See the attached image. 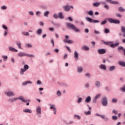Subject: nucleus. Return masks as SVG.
<instances>
[{
  "instance_id": "1",
  "label": "nucleus",
  "mask_w": 125,
  "mask_h": 125,
  "mask_svg": "<svg viewBox=\"0 0 125 125\" xmlns=\"http://www.w3.org/2000/svg\"><path fill=\"white\" fill-rule=\"evenodd\" d=\"M104 42L105 45H109L112 48H115V47H116V46L120 44L119 42L114 44L113 42H106L104 41Z\"/></svg>"
},
{
  "instance_id": "2",
  "label": "nucleus",
  "mask_w": 125,
  "mask_h": 125,
  "mask_svg": "<svg viewBox=\"0 0 125 125\" xmlns=\"http://www.w3.org/2000/svg\"><path fill=\"white\" fill-rule=\"evenodd\" d=\"M67 27L68 28H71L72 30H74L75 32H80V30L78 29L74 24H72L70 23H68L67 24Z\"/></svg>"
},
{
  "instance_id": "3",
  "label": "nucleus",
  "mask_w": 125,
  "mask_h": 125,
  "mask_svg": "<svg viewBox=\"0 0 125 125\" xmlns=\"http://www.w3.org/2000/svg\"><path fill=\"white\" fill-rule=\"evenodd\" d=\"M108 21L109 23H113L114 24H120V21L119 20H115L113 19H108Z\"/></svg>"
},
{
  "instance_id": "4",
  "label": "nucleus",
  "mask_w": 125,
  "mask_h": 125,
  "mask_svg": "<svg viewBox=\"0 0 125 125\" xmlns=\"http://www.w3.org/2000/svg\"><path fill=\"white\" fill-rule=\"evenodd\" d=\"M102 104L103 106H107V105L108 104L107 97H104L102 99Z\"/></svg>"
},
{
  "instance_id": "5",
  "label": "nucleus",
  "mask_w": 125,
  "mask_h": 125,
  "mask_svg": "<svg viewBox=\"0 0 125 125\" xmlns=\"http://www.w3.org/2000/svg\"><path fill=\"white\" fill-rule=\"evenodd\" d=\"M86 20H87V21L88 22H90V23H99V21H97L96 20H93L92 19L89 17H86Z\"/></svg>"
},
{
  "instance_id": "6",
  "label": "nucleus",
  "mask_w": 125,
  "mask_h": 125,
  "mask_svg": "<svg viewBox=\"0 0 125 125\" xmlns=\"http://www.w3.org/2000/svg\"><path fill=\"white\" fill-rule=\"evenodd\" d=\"M98 53L99 54H104V53H106V50L105 49H99Z\"/></svg>"
},
{
  "instance_id": "7",
  "label": "nucleus",
  "mask_w": 125,
  "mask_h": 125,
  "mask_svg": "<svg viewBox=\"0 0 125 125\" xmlns=\"http://www.w3.org/2000/svg\"><path fill=\"white\" fill-rule=\"evenodd\" d=\"M17 99L18 100L19 99L20 100H21V101H22V102H24L25 103H26L27 102H30V100H24V99L22 96H21L19 98H17Z\"/></svg>"
},
{
  "instance_id": "8",
  "label": "nucleus",
  "mask_w": 125,
  "mask_h": 125,
  "mask_svg": "<svg viewBox=\"0 0 125 125\" xmlns=\"http://www.w3.org/2000/svg\"><path fill=\"white\" fill-rule=\"evenodd\" d=\"M105 1L111 3L112 4H119V2L117 1H112V0H105Z\"/></svg>"
},
{
  "instance_id": "9",
  "label": "nucleus",
  "mask_w": 125,
  "mask_h": 125,
  "mask_svg": "<svg viewBox=\"0 0 125 125\" xmlns=\"http://www.w3.org/2000/svg\"><path fill=\"white\" fill-rule=\"evenodd\" d=\"M63 8L64 9L65 11H70L71 10V8L70 7V5H69V4L64 6Z\"/></svg>"
},
{
  "instance_id": "10",
  "label": "nucleus",
  "mask_w": 125,
  "mask_h": 125,
  "mask_svg": "<svg viewBox=\"0 0 125 125\" xmlns=\"http://www.w3.org/2000/svg\"><path fill=\"white\" fill-rule=\"evenodd\" d=\"M5 94L7 95V96H14V93L11 91L6 92Z\"/></svg>"
},
{
  "instance_id": "11",
  "label": "nucleus",
  "mask_w": 125,
  "mask_h": 125,
  "mask_svg": "<svg viewBox=\"0 0 125 125\" xmlns=\"http://www.w3.org/2000/svg\"><path fill=\"white\" fill-rule=\"evenodd\" d=\"M121 32L123 33V38H125V27L124 26H121Z\"/></svg>"
},
{
  "instance_id": "12",
  "label": "nucleus",
  "mask_w": 125,
  "mask_h": 125,
  "mask_svg": "<svg viewBox=\"0 0 125 125\" xmlns=\"http://www.w3.org/2000/svg\"><path fill=\"white\" fill-rule=\"evenodd\" d=\"M50 109L53 110L54 111V114L55 115H56V107H55V105H52L50 107Z\"/></svg>"
},
{
  "instance_id": "13",
  "label": "nucleus",
  "mask_w": 125,
  "mask_h": 125,
  "mask_svg": "<svg viewBox=\"0 0 125 125\" xmlns=\"http://www.w3.org/2000/svg\"><path fill=\"white\" fill-rule=\"evenodd\" d=\"M63 42H64V43H68L69 44H71V43H73V42L72 40H63Z\"/></svg>"
},
{
  "instance_id": "14",
  "label": "nucleus",
  "mask_w": 125,
  "mask_h": 125,
  "mask_svg": "<svg viewBox=\"0 0 125 125\" xmlns=\"http://www.w3.org/2000/svg\"><path fill=\"white\" fill-rule=\"evenodd\" d=\"M74 58L76 61L79 59V53H78L76 51L74 52Z\"/></svg>"
},
{
  "instance_id": "15",
  "label": "nucleus",
  "mask_w": 125,
  "mask_h": 125,
  "mask_svg": "<svg viewBox=\"0 0 125 125\" xmlns=\"http://www.w3.org/2000/svg\"><path fill=\"white\" fill-rule=\"evenodd\" d=\"M18 56H19V57H23V56H26L27 54L23 53V52H21L19 53L18 54Z\"/></svg>"
},
{
  "instance_id": "16",
  "label": "nucleus",
  "mask_w": 125,
  "mask_h": 125,
  "mask_svg": "<svg viewBox=\"0 0 125 125\" xmlns=\"http://www.w3.org/2000/svg\"><path fill=\"white\" fill-rule=\"evenodd\" d=\"M36 111L37 114H39V115H41V114H42V108H41V106H39L38 107H37Z\"/></svg>"
},
{
  "instance_id": "17",
  "label": "nucleus",
  "mask_w": 125,
  "mask_h": 125,
  "mask_svg": "<svg viewBox=\"0 0 125 125\" xmlns=\"http://www.w3.org/2000/svg\"><path fill=\"white\" fill-rule=\"evenodd\" d=\"M99 68H100V69H101L102 70H106V65H105L104 64H101L99 66Z\"/></svg>"
},
{
  "instance_id": "18",
  "label": "nucleus",
  "mask_w": 125,
  "mask_h": 125,
  "mask_svg": "<svg viewBox=\"0 0 125 125\" xmlns=\"http://www.w3.org/2000/svg\"><path fill=\"white\" fill-rule=\"evenodd\" d=\"M91 101V98L90 97V96H88L85 99V102H86V103H89V102H90Z\"/></svg>"
},
{
  "instance_id": "19",
  "label": "nucleus",
  "mask_w": 125,
  "mask_h": 125,
  "mask_svg": "<svg viewBox=\"0 0 125 125\" xmlns=\"http://www.w3.org/2000/svg\"><path fill=\"white\" fill-rule=\"evenodd\" d=\"M9 50H11V51H13V52H17L18 51V50L16 49L15 48L12 47H10L9 48Z\"/></svg>"
},
{
  "instance_id": "20",
  "label": "nucleus",
  "mask_w": 125,
  "mask_h": 125,
  "mask_svg": "<svg viewBox=\"0 0 125 125\" xmlns=\"http://www.w3.org/2000/svg\"><path fill=\"white\" fill-rule=\"evenodd\" d=\"M24 113H29L30 114L32 113V110L29 109H25L23 110Z\"/></svg>"
},
{
  "instance_id": "21",
  "label": "nucleus",
  "mask_w": 125,
  "mask_h": 125,
  "mask_svg": "<svg viewBox=\"0 0 125 125\" xmlns=\"http://www.w3.org/2000/svg\"><path fill=\"white\" fill-rule=\"evenodd\" d=\"M83 68L82 66L79 67L77 68V72L78 73H82L83 72Z\"/></svg>"
},
{
  "instance_id": "22",
  "label": "nucleus",
  "mask_w": 125,
  "mask_h": 125,
  "mask_svg": "<svg viewBox=\"0 0 125 125\" xmlns=\"http://www.w3.org/2000/svg\"><path fill=\"white\" fill-rule=\"evenodd\" d=\"M16 100H18V99H17V98H14L8 100V101H9V102H11L12 103H13V102H14V101H16Z\"/></svg>"
},
{
  "instance_id": "23",
  "label": "nucleus",
  "mask_w": 125,
  "mask_h": 125,
  "mask_svg": "<svg viewBox=\"0 0 125 125\" xmlns=\"http://www.w3.org/2000/svg\"><path fill=\"white\" fill-rule=\"evenodd\" d=\"M119 64L120 66H122V67H125V62H119Z\"/></svg>"
},
{
  "instance_id": "24",
  "label": "nucleus",
  "mask_w": 125,
  "mask_h": 125,
  "mask_svg": "<svg viewBox=\"0 0 125 125\" xmlns=\"http://www.w3.org/2000/svg\"><path fill=\"white\" fill-rule=\"evenodd\" d=\"M82 49L83 50H86V51H87V50H89V47L86 46V45H84L82 47Z\"/></svg>"
},
{
  "instance_id": "25",
  "label": "nucleus",
  "mask_w": 125,
  "mask_h": 125,
  "mask_svg": "<svg viewBox=\"0 0 125 125\" xmlns=\"http://www.w3.org/2000/svg\"><path fill=\"white\" fill-rule=\"evenodd\" d=\"M59 17L60 19H64V16H63V14L62 12H60L59 13Z\"/></svg>"
},
{
  "instance_id": "26",
  "label": "nucleus",
  "mask_w": 125,
  "mask_h": 125,
  "mask_svg": "<svg viewBox=\"0 0 125 125\" xmlns=\"http://www.w3.org/2000/svg\"><path fill=\"white\" fill-rule=\"evenodd\" d=\"M115 69H116V66L113 65L109 67V71H110V72H111L112 71H114Z\"/></svg>"
},
{
  "instance_id": "27",
  "label": "nucleus",
  "mask_w": 125,
  "mask_h": 125,
  "mask_svg": "<svg viewBox=\"0 0 125 125\" xmlns=\"http://www.w3.org/2000/svg\"><path fill=\"white\" fill-rule=\"evenodd\" d=\"M93 6L97 7L100 5V2H95L93 3Z\"/></svg>"
},
{
  "instance_id": "28",
  "label": "nucleus",
  "mask_w": 125,
  "mask_h": 125,
  "mask_svg": "<svg viewBox=\"0 0 125 125\" xmlns=\"http://www.w3.org/2000/svg\"><path fill=\"white\" fill-rule=\"evenodd\" d=\"M28 83H32V82L31 81H26L25 82H23L22 83V85H27V84H28Z\"/></svg>"
},
{
  "instance_id": "29",
  "label": "nucleus",
  "mask_w": 125,
  "mask_h": 125,
  "mask_svg": "<svg viewBox=\"0 0 125 125\" xmlns=\"http://www.w3.org/2000/svg\"><path fill=\"white\" fill-rule=\"evenodd\" d=\"M38 35H41L42 33V29H39L37 31Z\"/></svg>"
},
{
  "instance_id": "30",
  "label": "nucleus",
  "mask_w": 125,
  "mask_h": 125,
  "mask_svg": "<svg viewBox=\"0 0 125 125\" xmlns=\"http://www.w3.org/2000/svg\"><path fill=\"white\" fill-rule=\"evenodd\" d=\"M118 10L120 12H125V9L123 8V7H120L118 8Z\"/></svg>"
},
{
  "instance_id": "31",
  "label": "nucleus",
  "mask_w": 125,
  "mask_h": 125,
  "mask_svg": "<svg viewBox=\"0 0 125 125\" xmlns=\"http://www.w3.org/2000/svg\"><path fill=\"white\" fill-rule=\"evenodd\" d=\"M96 115L97 116V117H100L101 118H102V119H105V115H101L98 113H97L96 114Z\"/></svg>"
},
{
  "instance_id": "32",
  "label": "nucleus",
  "mask_w": 125,
  "mask_h": 125,
  "mask_svg": "<svg viewBox=\"0 0 125 125\" xmlns=\"http://www.w3.org/2000/svg\"><path fill=\"white\" fill-rule=\"evenodd\" d=\"M24 72H26V70L24 68H21L20 71L21 75H24Z\"/></svg>"
},
{
  "instance_id": "33",
  "label": "nucleus",
  "mask_w": 125,
  "mask_h": 125,
  "mask_svg": "<svg viewBox=\"0 0 125 125\" xmlns=\"http://www.w3.org/2000/svg\"><path fill=\"white\" fill-rule=\"evenodd\" d=\"M95 85L97 87H99L100 86V82L99 81H97L95 82Z\"/></svg>"
},
{
  "instance_id": "34",
  "label": "nucleus",
  "mask_w": 125,
  "mask_h": 125,
  "mask_svg": "<svg viewBox=\"0 0 125 125\" xmlns=\"http://www.w3.org/2000/svg\"><path fill=\"white\" fill-rule=\"evenodd\" d=\"M87 13V14H88V15H90V16H92V15H93V11H92V10L89 11Z\"/></svg>"
},
{
  "instance_id": "35",
  "label": "nucleus",
  "mask_w": 125,
  "mask_h": 125,
  "mask_svg": "<svg viewBox=\"0 0 125 125\" xmlns=\"http://www.w3.org/2000/svg\"><path fill=\"white\" fill-rule=\"evenodd\" d=\"M23 69L26 71L29 69V65H28V64H25L23 66Z\"/></svg>"
},
{
  "instance_id": "36",
  "label": "nucleus",
  "mask_w": 125,
  "mask_h": 125,
  "mask_svg": "<svg viewBox=\"0 0 125 125\" xmlns=\"http://www.w3.org/2000/svg\"><path fill=\"white\" fill-rule=\"evenodd\" d=\"M112 103H117L118 102V99L113 98L111 101Z\"/></svg>"
},
{
  "instance_id": "37",
  "label": "nucleus",
  "mask_w": 125,
  "mask_h": 125,
  "mask_svg": "<svg viewBox=\"0 0 125 125\" xmlns=\"http://www.w3.org/2000/svg\"><path fill=\"white\" fill-rule=\"evenodd\" d=\"M112 119L113 121H117V120H118V117H117V116H112Z\"/></svg>"
},
{
  "instance_id": "38",
  "label": "nucleus",
  "mask_w": 125,
  "mask_h": 125,
  "mask_svg": "<svg viewBox=\"0 0 125 125\" xmlns=\"http://www.w3.org/2000/svg\"><path fill=\"white\" fill-rule=\"evenodd\" d=\"M104 33L105 34H108V33H110V30L108 28H105L104 29Z\"/></svg>"
},
{
  "instance_id": "39",
  "label": "nucleus",
  "mask_w": 125,
  "mask_h": 125,
  "mask_svg": "<svg viewBox=\"0 0 125 125\" xmlns=\"http://www.w3.org/2000/svg\"><path fill=\"white\" fill-rule=\"evenodd\" d=\"M107 23V20H104L102 22H101V25H105Z\"/></svg>"
},
{
  "instance_id": "40",
  "label": "nucleus",
  "mask_w": 125,
  "mask_h": 125,
  "mask_svg": "<svg viewBox=\"0 0 125 125\" xmlns=\"http://www.w3.org/2000/svg\"><path fill=\"white\" fill-rule=\"evenodd\" d=\"M112 113H113V114H114V115H118V111H117L115 109H113L112 110Z\"/></svg>"
},
{
  "instance_id": "41",
  "label": "nucleus",
  "mask_w": 125,
  "mask_h": 125,
  "mask_svg": "<svg viewBox=\"0 0 125 125\" xmlns=\"http://www.w3.org/2000/svg\"><path fill=\"white\" fill-rule=\"evenodd\" d=\"M2 58L4 59V61H7V56H2Z\"/></svg>"
},
{
  "instance_id": "42",
  "label": "nucleus",
  "mask_w": 125,
  "mask_h": 125,
  "mask_svg": "<svg viewBox=\"0 0 125 125\" xmlns=\"http://www.w3.org/2000/svg\"><path fill=\"white\" fill-rule=\"evenodd\" d=\"M26 56H28V57H31V58L35 57V55H34L27 54H26Z\"/></svg>"
},
{
  "instance_id": "43",
  "label": "nucleus",
  "mask_w": 125,
  "mask_h": 125,
  "mask_svg": "<svg viewBox=\"0 0 125 125\" xmlns=\"http://www.w3.org/2000/svg\"><path fill=\"white\" fill-rule=\"evenodd\" d=\"M49 14V11H46L44 13V16H48Z\"/></svg>"
},
{
  "instance_id": "44",
  "label": "nucleus",
  "mask_w": 125,
  "mask_h": 125,
  "mask_svg": "<svg viewBox=\"0 0 125 125\" xmlns=\"http://www.w3.org/2000/svg\"><path fill=\"white\" fill-rule=\"evenodd\" d=\"M53 17H54V18H55V19H57V18H58L59 16H58V15H57V14H54L53 15Z\"/></svg>"
},
{
  "instance_id": "45",
  "label": "nucleus",
  "mask_w": 125,
  "mask_h": 125,
  "mask_svg": "<svg viewBox=\"0 0 125 125\" xmlns=\"http://www.w3.org/2000/svg\"><path fill=\"white\" fill-rule=\"evenodd\" d=\"M118 50H124V47L120 46L118 47Z\"/></svg>"
},
{
  "instance_id": "46",
  "label": "nucleus",
  "mask_w": 125,
  "mask_h": 125,
  "mask_svg": "<svg viewBox=\"0 0 125 125\" xmlns=\"http://www.w3.org/2000/svg\"><path fill=\"white\" fill-rule=\"evenodd\" d=\"M82 100H83V99L82 98H79V99L77 101V103H81V102H82Z\"/></svg>"
},
{
  "instance_id": "47",
  "label": "nucleus",
  "mask_w": 125,
  "mask_h": 125,
  "mask_svg": "<svg viewBox=\"0 0 125 125\" xmlns=\"http://www.w3.org/2000/svg\"><path fill=\"white\" fill-rule=\"evenodd\" d=\"M91 114V112L90 111V110H89L87 112H85V114H86V115H90Z\"/></svg>"
},
{
  "instance_id": "48",
  "label": "nucleus",
  "mask_w": 125,
  "mask_h": 125,
  "mask_svg": "<svg viewBox=\"0 0 125 125\" xmlns=\"http://www.w3.org/2000/svg\"><path fill=\"white\" fill-rule=\"evenodd\" d=\"M100 96H101V94H98L95 97V98H96V99H98V98H99V97H100Z\"/></svg>"
},
{
  "instance_id": "49",
  "label": "nucleus",
  "mask_w": 125,
  "mask_h": 125,
  "mask_svg": "<svg viewBox=\"0 0 125 125\" xmlns=\"http://www.w3.org/2000/svg\"><path fill=\"white\" fill-rule=\"evenodd\" d=\"M65 47L67 49V50H68V51H69V52H71L72 51L71 50V49H70V47H69L67 46H65Z\"/></svg>"
},
{
  "instance_id": "50",
  "label": "nucleus",
  "mask_w": 125,
  "mask_h": 125,
  "mask_svg": "<svg viewBox=\"0 0 125 125\" xmlns=\"http://www.w3.org/2000/svg\"><path fill=\"white\" fill-rule=\"evenodd\" d=\"M121 90L123 92H125V85L124 86V87L121 88Z\"/></svg>"
},
{
  "instance_id": "51",
  "label": "nucleus",
  "mask_w": 125,
  "mask_h": 125,
  "mask_svg": "<svg viewBox=\"0 0 125 125\" xmlns=\"http://www.w3.org/2000/svg\"><path fill=\"white\" fill-rule=\"evenodd\" d=\"M57 94L58 96H61V92H60L59 90H58L57 92Z\"/></svg>"
},
{
  "instance_id": "52",
  "label": "nucleus",
  "mask_w": 125,
  "mask_h": 125,
  "mask_svg": "<svg viewBox=\"0 0 125 125\" xmlns=\"http://www.w3.org/2000/svg\"><path fill=\"white\" fill-rule=\"evenodd\" d=\"M7 8V7H6L5 5H3L1 7V9H6Z\"/></svg>"
},
{
  "instance_id": "53",
  "label": "nucleus",
  "mask_w": 125,
  "mask_h": 125,
  "mask_svg": "<svg viewBox=\"0 0 125 125\" xmlns=\"http://www.w3.org/2000/svg\"><path fill=\"white\" fill-rule=\"evenodd\" d=\"M17 45L19 46V48L20 49H22V47H21V43H17Z\"/></svg>"
},
{
  "instance_id": "54",
  "label": "nucleus",
  "mask_w": 125,
  "mask_h": 125,
  "mask_svg": "<svg viewBox=\"0 0 125 125\" xmlns=\"http://www.w3.org/2000/svg\"><path fill=\"white\" fill-rule=\"evenodd\" d=\"M24 36H29V32H22Z\"/></svg>"
},
{
  "instance_id": "55",
  "label": "nucleus",
  "mask_w": 125,
  "mask_h": 125,
  "mask_svg": "<svg viewBox=\"0 0 125 125\" xmlns=\"http://www.w3.org/2000/svg\"><path fill=\"white\" fill-rule=\"evenodd\" d=\"M85 77H87L88 78H90V74L89 73H87L85 74Z\"/></svg>"
},
{
  "instance_id": "56",
  "label": "nucleus",
  "mask_w": 125,
  "mask_h": 125,
  "mask_svg": "<svg viewBox=\"0 0 125 125\" xmlns=\"http://www.w3.org/2000/svg\"><path fill=\"white\" fill-rule=\"evenodd\" d=\"M51 42L52 44L53 47H54V40L53 39H51Z\"/></svg>"
},
{
  "instance_id": "57",
  "label": "nucleus",
  "mask_w": 125,
  "mask_h": 125,
  "mask_svg": "<svg viewBox=\"0 0 125 125\" xmlns=\"http://www.w3.org/2000/svg\"><path fill=\"white\" fill-rule=\"evenodd\" d=\"M104 7L107 10L109 9V6L108 5H104Z\"/></svg>"
},
{
  "instance_id": "58",
  "label": "nucleus",
  "mask_w": 125,
  "mask_h": 125,
  "mask_svg": "<svg viewBox=\"0 0 125 125\" xmlns=\"http://www.w3.org/2000/svg\"><path fill=\"white\" fill-rule=\"evenodd\" d=\"M96 99L95 98L92 100V103H96Z\"/></svg>"
},
{
  "instance_id": "59",
  "label": "nucleus",
  "mask_w": 125,
  "mask_h": 125,
  "mask_svg": "<svg viewBox=\"0 0 125 125\" xmlns=\"http://www.w3.org/2000/svg\"><path fill=\"white\" fill-rule=\"evenodd\" d=\"M37 84H42V81L38 80L37 82Z\"/></svg>"
},
{
  "instance_id": "60",
  "label": "nucleus",
  "mask_w": 125,
  "mask_h": 125,
  "mask_svg": "<svg viewBox=\"0 0 125 125\" xmlns=\"http://www.w3.org/2000/svg\"><path fill=\"white\" fill-rule=\"evenodd\" d=\"M75 117H76L77 118L78 120H81V116H80L79 115H75Z\"/></svg>"
},
{
  "instance_id": "61",
  "label": "nucleus",
  "mask_w": 125,
  "mask_h": 125,
  "mask_svg": "<svg viewBox=\"0 0 125 125\" xmlns=\"http://www.w3.org/2000/svg\"><path fill=\"white\" fill-rule=\"evenodd\" d=\"M68 19L69 21H70V22H72V21H73V19H72V18L71 17H69L68 18Z\"/></svg>"
},
{
  "instance_id": "62",
  "label": "nucleus",
  "mask_w": 125,
  "mask_h": 125,
  "mask_svg": "<svg viewBox=\"0 0 125 125\" xmlns=\"http://www.w3.org/2000/svg\"><path fill=\"white\" fill-rule=\"evenodd\" d=\"M2 27H3V29H4L5 30H7V26H5V25H2Z\"/></svg>"
},
{
  "instance_id": "63",
  "label": "nucleus",
  "mask_w": 125,
  "mask_h": 125,
  "mask_svg": "<svg viewBox=\"0 0 125 125\" xmlns=\"http://www.w3.org/2000/svg\"><path fill=\"white\" fill-rule=\"evenodd\" d=\"M99 33H100L99 31H97L96 30H94V33L96 34V35H99Z\"/></svg>"
},
{
  "instance_id": "64",
  "label": "nucleus",
  "mask_w": 125,
  "mask_h": 125,
  "mask_svg": "<svg viewBox=\"0 0 125 125\" xmlns=\"http://www.w3.org/2000/svg\"><path fill=\"white\" fill-rule=\"evenodd\" d=\"M84 32H85V33H88V32H89V30H88V29L85 28L84 29Z\"/></svg>"
}]
</instances>
